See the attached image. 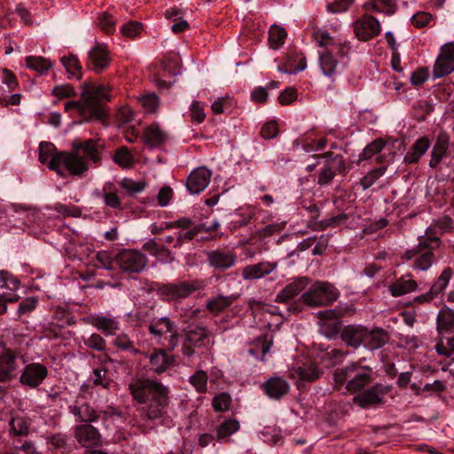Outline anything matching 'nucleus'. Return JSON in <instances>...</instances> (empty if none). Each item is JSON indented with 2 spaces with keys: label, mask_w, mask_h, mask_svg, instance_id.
Here are the masks:
<instances>
[{
  "label": "nucleus",
  "mask_w": 454,
  "mask_h": 454,
  "mask_svg": "<svg viewBox=\"0 0 454 454\" xmlns=\"http://www.w3.org/2000/svg\"><path fill=\"white\" fill-rule=\"evenodd\" d=\"M129 390L135 401L144 404L137 409V427L141 434H149L155 429L157 421L167 415L168 389L156 380L138 379L129 384Z\"/></svg>",
  "instance_id": "f257e3e1"
},
{
  "label": "nucleus",
  "mask_w": 454,
  "mask_h": 454,
  "mask_svg": "<svg viewBox=\"0 0 454 454\" xmlns=\"http://www.w3.org/2000/svg\"><path fill=\"white\" fill-rule=\"evenodd\" d=\"M106 149L101 138L75 139L71 144V151H62L65 169L72 176H81L89 168V162L99 165Z\"/></svg>",
  "instance_id": "f03ea898"
},
{
  "label": "nucleus",
  "mask_w": 454,
  "mask_h": 454,
  "mask_svg": "<svg viewBox=\"0 0 454 454\" xmlns=\"http://www.w3.org/2000/svg\"><path fill=\"white\" fill-rule=\"evenodd\" d=\"M80 89L81 99L67 101L65 111L75 109L88 114H107L110 111L106 105L110 101V95L105 85L87 80L81 84Z\"/></svg>",
  "instance_id": "7ed1b4c3"
},
{
  "label": "nucleus",
  "mask_w": 454,
  "mask_h": 454,
  "mask_svg": "<svg viewBox=\"0 0 454 454\" xmlns=\"http://www.w3.org/2000/svg\"><path fill=\"white\" fill-rule=\"evenodd\" d=\"M440 230L434 223L426 229L425 235L418 238V245L408 249L402 255V260L410 261L416 257L413 262V269L419 270H427L435 261L434 251L442 245L440 238Z\"/></svg>",
  "instance_id": "20e7f679"
},
{
  "label": "nucleus",
  "mask_w": 454,
  "mask_h": 454,
  "mask_svg": "<svg viewBox=\"0 0 454 454\" xmlns=\"http://www.w3.org/2000/svg\"><path fill=\"white\" fill-rule=\"evenodd\" d=\"M372 369L362 366L359 363H351L345 367L338 368L333 372V380L339 387L346 384L350 393H357L372 381Z\"/></svg>",
  "instance_id": "39448f33"
},
{
  "label": "nucleus",
  "mask_w": 454,
  "mask_h": 454,
  "mask_svg": "<svg viewBox=\"0 0 454 454\" xmlns=\"http://www.w3.org/2000/svg\"><path fill=\"white\" fill-rule=\"evenodd\" d=\"M204 287L205 283L200 279L182 280L160 285L157 294L166 301H180L194 293L203 290Z\"/></svg>",
  "instance_id": "423d86ee"
},
{
  "label": "nucleus",
  "mask_w": 454,
  "mask_h": 454,
  "mask_svg": "<svg viewBox=\"0 0 454 454\" xmlns=\"http://www.w3.org/2000/svg\"><path fill=\"white\" fill-rule=\"evenodd\" d=\"M339 296L337 289L328 282H316L307 292L303 293L299 300L303 304L315 308L329 306Z\"/></svg>",
  "instance_id": "0eeeda50"
},
{
  "label": "nucleus",
  "mask_w": 454,
  "mask_h": 454,
  "mask_svg": "<svg viewBox=\"0 0 454 454\" xmlns=\"http://www.w3.org/2000/svg\"><path fill=\"white\" fill-rule=\"evenodd\" d=\"M149 333L160 343L161 339L167 333H169L168 338H165L167 342L161 345L168 346V349L175 350L178 345L179 333L176 325L168 317H153L150 320L148 325Z\"/></svg>",
  "instance_id": "6e6552de"
},
{
  "label": "nucleus",
  "mask_w": 454,
  "mask_h": 454,
  "mask_svg": "<svg viewBox=\"0 0 454 454\" xmlns=\"http://www.w3.org/2000/svg\"><path fill=\"white\" fill-rule=\"evenodd\" d=\"M147 262L146 255L137 249L123 248L115 254V265L128 276L141 273Z\"/></svg>",
  "instance_id": "1a4fd4ad"
},
{
  "label": "nucleus",
  "mask_w": 454,
  "mask_h": 454,
  "mask_svg": "<svg viewBox=\"0 0 454 454\" xmlns=\"http://www.w3.org/2000/svg\"><path fill=\"white\" fill-rule=\"evenodd\" d=\"M313 158L318 160L325 158V164L318 174L317 184L319 185L329 184L337 174H346V160L341 154H336L331 151L314 154Z\"/></svg>",
  "instance_id": "9d476101"
},
{
  "label": "nucleus",
  "mask_w": 454,
  "mask_h": 454,
  "mask_svg": "<svg viewBox=\"0 0 454 454\" xmlns=\"http://www.w3.org/2000/svg\"><path fill=\"white\" fill-rule=\"evenodd\" d=\"M211 335L207 326L199 324H191L184 330V340L182 345V353L185 356H192L195 348L206 346Z\"/></svg>",
  "instance_id": "9b49d317"
},
{
  "label": "nucleus",
  "mask_w": 454,
  "mask_h": 454,
  "mask_svg": "<svg viewBox=\"0 0 454 454\" xmlns=\"http://www.w3.org/2000/svg\"><path fill=\"white\" fill-rule=\"evenodd\" d=\"M392 389L389 385L376 383L353 397V403L362 409H368L384 403V396Z\"/></svg>",
  "instance_id": "f8f14e48"
},
{
  "label": "nucleus",
  "mask_w": 454,
  "mask_h": 454,
  "mask_svg": "<svg viewBox=\"0 0 454 454\" xmlns=\"http://www.w3.org/2000/svg\"><path fill=\"white\" fill-rule=\"evenodd\" d=\"M61 152H58L56 146L51 142H41L39 145L38 160L42 164H45L49 169L55 171L59 176H65L64 160H62Z\"/></svg>",
  "instance_id": "ddd939ff"
},
{
  "label": "nucleus",
  "mask_w": 454,
  "mask_h": 454,
  "mask_svg": "<svg viewBox=\"0 0 454 454\" xmlns=\"http://www.w3.org/2000/svg\"><path fill=\"white\" fill-rule=\"evenodd\" d=\"M48 374L49 371L44 364L31 363L23 369L20 377V382L24 386L35 388L43 382Z\"/></svg>",
  "instance_id": "4468645a"
},
{
  "label": "nucleus",
  "mask_w": 454,
  "mask_h": 454,
  "mask_svg": "<svg viewBox=\"0 0 454 454\" xmlns=\"http://www.w3.org/2000/svg\"><path fill=\"white\" fill-rule=\"evenodd\" d=\"M174 350L168 349V346L162 345V348H153L149 355L150 369L157 374H160L167 371L168 367L176 363L175 356L170 354Z\"/></svg>",
  "instance_id": "2eb2a0df"
},
{
  "label": "nucleus",
  "mask_w": 454,
  "mask_h": 454,
  "mask_svg": "<svg viewBox=\"0 0 454 454\" xmlns=\"http://www.w3.org/2000/svg\"><path fill=\"white\" fill-rule=\"evenodd\" d=\"M74 438L84 448H93L101 444V434L91 424L77 425L74 427Z\"/></svg>",
  "instance_id": "dca6fc26"
},
{
  "label": "nucleus",
  "mask_w": 454,
  "mask_h": 454,
  "mask_svg": "<svg viewBox=\"0 0 454 454\" xmlns=\"http://www.w3.org/2000/svg\"><path fill=\"white\" fill-rule=\"evenodd\" d=\"M380 32L379 21L372 16H364L354 23V33L361 41H369Z\"/></svg>",
  "instance_id": "f3484780"
},
{
  "label": "nucleus",
  "mask_w": 454,
  "mask_h": 454,
  "mask_svg": "<svg viewBox=\"0 0 454 454\" xmlns=\"http://www.w3.org/2000/svg\"><path fill=\"white\" fill-rule=\"evenodd\" d=\"M366 326L363 325H348L340 332V340L347 347L357 348L364 347Z\"/></svg>",
  "instance_id": "a211bd4d"
},
{
  "label": "nucleus",
  "mask_w": 454,
  "mask_h": 454,
  "mask_svg": "<svg viewBox=\"0 0 454 454\" xmlns=\"http://www.w3.org/2000/svg\"><path fill=\"white\" fill-rule=\"evenodd\" d=\"M111 62L109 50L105 44L97 43L88 54V68L101 73Z\"/></svg>",
  "instance_id": "6ab92c4d"
},
{
  "label": "nucleus",
  "mask_w": 454,
  "mask_h": 454,
  "mask_svg": "<svg viewBox=\"0 0 454 454\" xmlns=\"http://www.w3.org/2000/svg\"><path fill=\"white\" fill-rule=\"evenodd\" d=\"M207 262L215 270H226L233 267L237 262V255L233 251L215 249L207 254Z\"/></svg>",
  "instance_id": "aec40b11"
},
{
  "label": "nucleus",
  "mask_w": 454,
  "mask_h": 454,
  "mask_svg": "<svg viewBox=\"0 0 454 454\" xmlns=\"http://www.w3.org/2000/svg\"><path fill=\"white\" fill-rule=\"evenodd\" d=\"M0 353V382H9L14 378L18 365L16 362L17 352L5 347Z\"/></svg>",
  "instance_id": "412c9836"
},
{
  "label": "nucleus",
  "mask_w": 454,
  "mask_h": 454,
  "mask_svg": "<svg viewBox=\"0 0 454 454\" xmlns=\"http://www.w3.org/2000/svg\"><path fill=\"white\" fill-rule=\"evenodd\" d=\"M212 173L205 167L193 169L187 177L186 188L192 194L200 193L208 185Z\"/></svg>",
  "instance_id": "4be33fe9"
},
{
  "label": "nucleus",
  "mask_w": 454,
  "mask_h": 454,
  "mask_svg": "<svg viewBox=\"0 0 454 454\" xmlns=\"http://www.w3.org/2000/svg\"><path fill=\"white\" fill-rule=\"evenodd\" d=\"M309 283V278L308 277L294 278L277 294L275 301L278 303H287L301 293L307 287Z\"/></svg>",
  "instance_id": "5701e85b"
},
{
  "label": "nucleus",
  "mask_w": 454,
  "mask_h": 454,
  "mask_svg": "<svg viewBox=\"0 0 454 454\" xmlns=\"http://www.w3.org/2000/svg\"><path fill=\"white\" fill-rule=\"evenodd\" d=\"M391 335L384 328L374 326L371 330L366 327L364 348L369 350H377L390 341Z\"/></svg>",
  "instance_id": "b1692460"
},
{
  "label": "nucleus",
  "mask_w": 454,
  "mask_h": 454,
  "mask_svg": "<svg viewBox=\"0 0 454 454\" xmlns=\"http://www.w3.org/2000/svg\"><path fill=\"white\" fill-rule=\"evenodd\" d=\"M278 267V263L275 262H260L254 264H249L242 269L241 276L244 280H254L262 278Z\"/></svg>",
  "instance_id": "393cba45"
},
{
  "label": "nucleus",
  "mask_w": 454,
  "mask_h": 454,
  "mask_svg": "<svg viewBox=\"0 0 454 454\" xmlns=\"http://www.w3.org/2000/svg\"><path fill=\"white\" fill-rule=\"evenodd\" d=\"M264 393L271 399L279 400L290 389L289 384L282 377H271L262 385Z\"/></svg>",
  "instance_id": "a878e982"
},
{
  "label": "nucleus",
  "mask_w": 454,
  "mask_h": 454,
  "mask_svg": "<svg viewBox=\"0 0 454 454\" xmlns=\"http://www.w3.org/2000/svg\"><path fill=\"white\" fill-rule=\"evenodd\" d=\"M273 344V335L264 333L248 343V353L260 361H264L265 355Z\"/></svg>",
  "instance_id": "bb28decb"
},
{
  "label": "nucleus",
  "mask_w": 454,
  "mask_h": 454,
  "mask_svg": "<svg viewBox=\"0 0 454 454\" xmlns=\"http://www.w3.org/2000/svg\"><path fill=\"white\" fill-rule=\"evenodd\" d=\"M142 249L162 263H171L175 260L172 252L166 246L160 244L158 239H149L143 245Z\"/></svg>",
  "instance_id": "cd10ccee"
},
{
  "label": "nucleus",
  "mask_w": 454,
  "mask_h": 454,
  "mask_svg": "<svg viewBox=\"0 0 454 454\" xmlns=\"http://www.w3.org/2000/svg\"><path fill=\"white\" fill-rule=\"evenodd\" d=\"M450 145V136L446 132H440L430 154L429 166L435 168L447 155Z\"/></svg>",
  "instance_id": "c85d7f7f"
},
{
  "label": "nucleus",
  "mask_w": 454,
  "mask_h": 454,
  "mask_svg": "<svg viewBox=\"0 0 454 454\" xmlns=\"http://www.w3.org/2000/svg\"><path fill=\"white\" fill-rule=\"evenodd\" d=\"M430 147V140L424 136L418 138L403 157L405 165L417 164Z\"/></svg>",
  "instance_id": "c756f323"
},
{
  "label": "nucleus",
  "mask_w": 454,
  "mask_h": 454,
  "mask_svg": "<svg viewBox=\"0 0 454 454\" xmlns=\"http://www.w3.org/2000/svg\"><path fill=\"white\" fill-rule=\"evenodd\" d=\"M238 299V295L217 294L209 298L206 302V309L213 316H218L231 307Z\"/></svg>",
  "instance_id": "7c9ffc66"
},
{
  "label": "nucleus",
  "mask_w": 454,
  "mask_h": 454,
  "mask_svg": "<svg viewBox=\"0 0 454 454\" xmlns=\"http://www.w3.org/2000/svg\"><path fill=\"white\" fill-rule=\"evenodd\" d=\"M90 323L101 331L106 336L115 335L120 329L119 322L114 317H106L103 316H92Z\"/></svg>",
  "instance_id": "2f4dec72"
},
{
  "label": "nucleus",
  "mask_w": 454,
  "mask_h": 454,
  "mask_svg": "<svg viewBox=\"0 0 454 454\" xmlns=\"http://www.w3.org/2000/svg\"><path fill=\"white\" fill-rule=\"evenodd\" d=\"M70 411L84 424H90L99 419L98 411L88 403L80 405L74 404L69 407Z\"/></svg>",
  "instance_id": "473e14b6"
},
{
  "label": "nucleus",
  "mask_w": 454,
  "mask_h": 454,
  "mask_svg": "<svg viewBox=\"0 0 454 454\" xmlns=\"http://www.w3.org/2000/svg\"><path fill=\"white\" fill-rule=\"evenodd\" d=\"M144 143L150 148L160 147L167 140V134L156 124L147 127L143 136Z\"/></svg>",
  "instance_id": "72a5a7b5"
},
{
  "label": "nucleus",
  "mask_w": 454,
  "mask_h": 454,
  "mask_svg": "<svg viewBox=\"0 0 454 454\" xmlns=\"http://www.w3.org/2000/svg\"><path fill=\"white\" fill-rule=\"evenodd\" d=\"M417 289L418 283L411 278L405 279L404 276L399 278L388 286V290L391 295L394 297H399L407 294L416 291Z\"/></svg>",
  "instance_id": "f704fd0d"
},
{
  "label": "nucleus",
  "mask_w": 454,
  "mask_h": 454,
  "mask_svg": "<svg viewBox=\"0 0 454 454\" xmlns=\"http://www.w3.org/2000/svg\"><path fill=\"white\" fill-rule=\"evenodd\" d=\"M454 328V310L443 306L436 318V329L439 334L451 331Z\"/></svg>",
  "instance_id": "c9c22d12"
},
{
  "label": "nucleus",
  "mask_w": 454,
  "mask_h": 454,
  "mask_svg": "<svg viewBox=\"0 0 454 454\" xmlns=\"http://www.w3.org/2000/svg\"><path fill=\"white\" fill-rule=\"evenodd\" d=\"M294 374L302 381L314 382L320 377V371L314 363L302 364L294 370Z\"/></svg>",
  "instance_id": "e433bc0d"
},
{
  "label": "nucleus",
  "mask_w": 454,
  "mask_h": 454,
  "mask_svg": "<svg viewBox=\"0 0 454 454\" xmlns=\"http://www.w3.org/2000/svg\"><path fill=\"white\" fill-rule=\"evenodd\" d=\"M319 66L325 76L333 77L336 74L338 61L333 53L326 50L319 53Z\"/></svg>",
  "instance_id": "4c0bfd02"
},
{
  "label": "nucleus",
  "mask_w": 454,
  "mask_h": 454,
  "mask_svg": "<svg viewBox=\"0 0 454 454\" xmlns=\"http://www.w3.org/2000/svg\"><path fill=\"white\" fill-rule=\"evenodd\" d=\"M239 429V422L236 419H229L222 422L216 428V439L222 441L230 437Z\"/></svg>",
  "instance_id": "58836bf2"
},
{
  "label": "nucleus",
  "mask_w": 454,
  "mask_h": 454,
  "mask_svg": "<svg viewBox=\"0 0 454 454\" xmlns=\"http://www.w3.org/2000/svg\"><path fill=\"white\" fill-rule=\"evenodd\" d=\"M113 345L123 351H129L133 355H140L142 351L135 347V342L126 333L118 334L113 341Z\"/></svg>",
  "instance_id": "ea45409f"
},
{
  "label": "nucleus",
  "mask_w": 454,
  "mask_h": 454,
  "mask_svg": "<svg viewBox=\"0 0 454 454\" xmlns=\"http://www.w3.org/2000/svg\"><path fill=\"white\" fill-rule=\"evenodd\" d=\"M25 60L27 67L36 71L40 74H45L52 67L51 61L43 57L28 56Z\"/></svg>",
  "instance_id": "a19ab883"
},
{
  "label": "nucleus",
  "mask_w": 454,
  "mask_h": 454,
  "mask_svg": "<svg viewBox=\"0 0 454 454\" xmlns=\"http://www.w3.org/2000/svg\"><path fill=\"white\" fill-rule=\"evenodd\" d=\"M454 71V59L438 57L434 66L433 74L434 78H440Z\"/></svg>",
  "instance_id": "79ce46f5"
},
{
  "label": "nucleus",
  "mask_w": 454,
  "mask_h": 454,
  "mask_svg": "<svg viewBox=\"0 0 454 454\" xmlns=\"http://www.w3.org/2000/svg\"><path fill=\"white\" fill-rule=\"evenodd\" d=\"M452 274L453 271L451 268L446 267L430 287L431 293H433L436 297L442 294L447 287Z\"/></svg>",
  "instance_id": "37998d69"
},
{
  "label": "nucleus",
  "mask_w": 454,
  "mask_h": 454,
  "mask_svg": "<svg viewBox=\"0 0 454 454\" xmlns=\"http://www.w3.org/2000/svg\"><path fill=\"white\" fill-rule=\"evenodd\" d=\"M385 147V142L382 137L374 139L369 143L359 155V161L372 159L374 155L379 154Z\"/></svg>",
  "instance_id": "c03bdc74"
},
{
  "label": "nucleus",
  "mask_w": 454,
  "mask_h": 454,
  "mask_svg": "<svg viewBox=\"0 0 454 454\" xmlns=\"http://www.w3.org/2000/svg\"><path fill=\"white\" fill-rule=\"evenodd\" d=\"M61 63L65 67L67 72L77 80H81L82 77V67L79 63V59L74 55L61 58Z\"/></svg>",
  "instance_id": "a18cd8bd"
},
{
  "label": "nucleus",
  "mask_w": 454,
  "mask_h": 454,
  "mask_svg": "<svg viewBox=\"0 0 454 454\" xmlns=\"http://www.w3.org/2000/svg\"><path fill=\"white\" fill-rule=\"evenodd\" d=\"M207 373L203 370L196 371L189 379V382L199 394H206L207 391Z\"/></svg>",
  "instance_id": "49530a36"
},
{
  "label": "nucleus",
  "mask_w": 454,
  "mask_h": 454,
  "mask_svg": "<svg viewBox=\"0 0 454 454\" xmlns=\"http://www.w3.org/2000/svg\"><path fill=\"white\" fill-rule=\"evenodd\" d=\"M286 37V32L283 27L278 25L270 27L269 31V43L272 49L277 50L284 44Z\"/></svg>",
  "instance_id": "de8ad7c7"
},
{
  "label": "nucleus",
  "mask_w": 454,
  "mask_h": 454,
  "mask_svg": "<svg viewBox=\"0 0 454 454\" xmlns=\"http://www.w3.org/2000/svg\"><path fill=\"white\" fill-rule=\"evenodd\" d=\"M320 332L327 338H335L338 334L340 335V332L343 327L341 319H337L330 322H318Z\"/></svg>",
  "instance_id": "09e8293b"
},
{
  "label": "nucleus",
  "mask_w": 454,
  "mask_h": 454,
  "mask_svg": "<svg viewBox=\"0 0 454 454\" xmlns=\"http://www.w3.org/2000/svg\"><path fill=\"white\" fill-rule=\"evenodd\" d=\"M294 58L295 60L297 59L299 62L297 67H293V57H289L287 62L284 66H279L278 67V71L289 74H295L300 71H303L307 67L305 58L301 55H295Z\"/></svg>",
  "instance_id": "8fccbe9b"
},
{
  "label": "nucleus",
  "mask_w": 454,
  "mask_h": 454,
  "mask_svg": "<svg viewBox=\"0 0 454 454\" xmlns=\"http://www.w3.org/2000/svg\"><path fill=\"white\" fill-rule=\"evenodd\" d=\"M107 374L108 371L104 367L94 369L91 377L93 384L109 389L113 384V380Z\"/></svg>",
  "instance_id": "3c124183"
},
{
  "label": "nucleus",
  "mask_w": 454,
  "mask_h": 454,
  "mask_svg": "<svg viewBox=\"0 0 454 454\" xmlns=\"http://www.w3.org/2000/svg\"><path fill=\"white\" fill-rule=\"evenodd\" d=\"M387 168V166H382L372 169L363 178H361L360 185L363 187L364 190L369 189L372 185L375 184L377 180H379L385 174Z\"/></svg>",
  "instance_id": "603ef678"
},
{
  "label": "nucleus",
  "mask_w": 454,
  "mask_h": 454,
  "mask_svg": "<svg viewBox=\"0 0 454 454\" xmlns=\"http://www.w3.org/2000/svg\"><path fill=\"white\" fill-rule=\"evenodd\" d=\"M97 268H103L113 270L115 264V255L112 256L111 253L106 250L98 251L95 256Z\"/></svg>",
  "instance_id": "864d4df0"
},
{
  "label": "nucleus",
  "mask_w": 454,
  "mask_h": 454,
  "mask_svg": "<svg viewBox=\"0 0 454 454\" xmlns=\"http://www.w3.org/2000/svg\"><path fill=\"white\" fill-rule=\"evenodd\" d=\"M113 160L121 168H130L133 165V156L125 146L115 151Z\"/></svg>",
  "instance_id": "5fc2aeb1"
},
{
  "label": "nucleus",
  "mask_w": 454,
  "mask_h": 454,
  "mask_svg": "<svg viewBox=\"0 0 454 454\" xmlns=\"http://www.w3.org/2000/svg\"><path fill=\"white\" fill-rule=\"evenodd\" d=\"M232 399L230 394L223 392L216 395L212 400V406L215 411L223 412L230 410Z\"/></svg>",
  "instance_id": "6e6d98bb"
},
{
  "label": "nucleus",
  "mask_w": 454,
  "mask_h": 454,
  "mask_svg": "<svg viewBox=\"0 0 454 454\" xmlns=\"http://www.w3.org/2000/svg\"><path fill=\"white\" fill-rule=\"evenodd\" d=\"M120 186L127 192L128 195H134L145 190L146 187V182H136L131 178H123L120 182Z\"/></svg>",
  "instance_id": "4d7b16f0"
},
{
  "label": "nucleus",
  "mask_w": 454,
  "mask_h": 454,
  "mask_svg": "<svg viewBox=\"0 0 454 454\" xmlns=\"http://www.w3.org/2000/svg\"><path fill=\"white\" fill-rule=\"evenodd\" d=\"M286 227L285 223H275L264 226L256 231V236L260 239H264L274 235L279 234Z\"/></svg>",
  "instance_id": "13d9d810"
},
{
  "label": "nucleus",
  "mask_w": 454,
  "mask_h": 454,
  "mask_svg": "<svg viewBox=\"0 0 454 454\" xmlns=\"http://www.w3.org/2000/svg\"><path fill=\"white\" fill-rule=\"evenodd\" d=\"M10 426L13 434L17 436L28 434L29 423L23 417L12 418L10 421Z\"/></svg>",
  "instance_id": "bf43d9fd"
},
{
  "label": "nucleus",
  "mask_w": 454,
  "mask_h": 454,
  "mask_svg": "<svg viewBox=\"0 0 454 454\" xmlns=\"http://www.w3.org/2000/svg\"><path fill=\"white\" fill-rule=\"evenodd\" d=\"M236 102L229 97L220 98L215 101L211 108L216 114L232 112L235 109Z\"/></svg>",
  "instance_id": "052dcab7"
},
{
  "label": "nucleus",
  "mask_w": 454,
  "mask_h": 454,
  "mask_svg": "<svg viewBox=\"0 0 454 454\" xmlns=\"http://www.w3.org/2000/svg\"><path fill=\"white\" fill-rule=\"evenodd\" d=\"M54 209L63 217H80L82 215V209L75 205H65L57 203Z\"/></svg>",
  "instance_id": "680f3d73"
},
{
  "label": "nucleus",
  "mask_w": 454,
  "mask_h": 454,
  "mask_svg": "<svg viewBox=\"0 0 454 454\" xmlns=\"http://www.w3.org/2000/svg\"><path fill=\"white\" fill-rule=\"evenodd\" d=\"M84 345L90 349L104 352L106 349V340L98 333L91 334L84 340Z\"/></svg>",
  "instance_id": "e2e57ef3"
},
{
  "label": "nucleus",
  "mask_w": 454,
  "mask_h": 454,
  "mask_svg": "<svg viewBox=\"0 0 454 454\" xmlns=\"http://www.w3.org/2000/svg\"><path fill=\"white\" fill-rule=\"evenodd\" d=\"M279 133V125L277 121L271 120L265 122L260 131V135L263 139L275 138Z\"/></svg>",
  "instance_id": "0e129e2a"
},
{
  "label": "nucleus",
  "mask_w": 454,
  "mask_h": 454,
  "mask_svg": "<svg viewBox=\"0 0 454 454\" xmlns=\"http://www.w3.org/2000/svg\"><path fill=\"white\" fill-rule=\"evenodd\" d=\"M312 36L319 47L333 46L336 42L327 31L322 29L315 30Z\"/></svg>",
  "instance_id": "69168bd1"
},
{
  "label": "nucleus",
  "mask_w": 454,
  "mask_h": 454,
  "mask_svg": "<svg viewBox=\"0 0 454 454\" xmlns=\"http://www.w3.org/2000/svg\"><path fill=\"white\" fill-rule=\"evenodd\" d=\"M0 281L2 282L3 287L12 291L17 290L20 286V281L11 272L4 270L0 271Z\"/></svg>",
  "instance_id": "338daca9"
},
{
  "label": "nucleus",
  "mask_w": 454,
  "mask_h": 454,
  "mask_svg": "<svg viewBox=\"0 0 454 454\" xmlns=\"http://www.w3.org/2000/svg\"><path fill=\"white\" fill-rule=\"evenodd\" d=\"M435 350L438 355L450 357L454 353V335L447 339V345L444 344L442 339H440L435 345Z\"/></svg>",
  "instance_id": "774afa93"
}]
</instances>
